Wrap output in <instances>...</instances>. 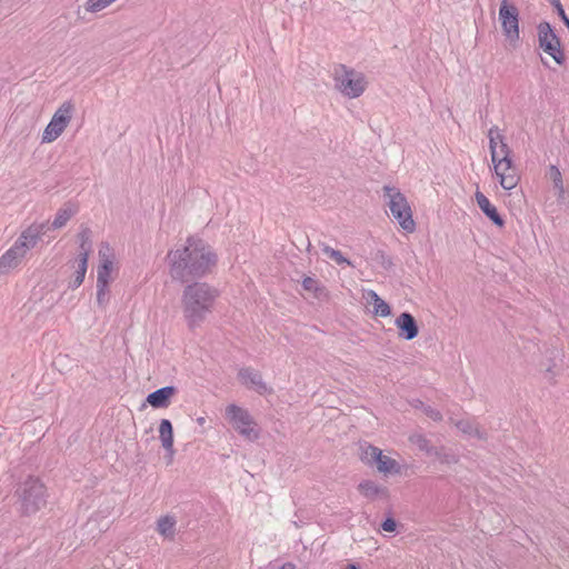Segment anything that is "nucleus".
<instances>
[{"label": "nucleus", "mask_w": 569, "mask_h": 569, "mask_svg": "<svg viewBox=\"0 0 569 569\" xmlns=\"http://www.w3.org/2000/svg\"><path fill=\"white\" fill-rule=\"evenodd\" d=\"M495 173L499 178L500 186L505 190H511L517 187L520 177L518 170L511 159V152L498 156L497 160H491Z\"/></svg>", "instance_id": "nucleus-10"}, {"label": "nucleus", "mask_w": 569, "mask_h": 569, "mask_svg": "<svg viewBox=\"0 0 569 569\" xmlns=\"http://www.w3.org/2000/svg\"><path fill=\"white\" fill-rule=\"evenodd\" d=\"M378 259H379V262L380 264L385 268V269H390L392 266H393V262H392V259L390 257H388L385 252L380 251L378 252Z\"/></svg>", "instance_id": "nucleus-37"}, {"label": "nucleus", "mask_w": 569, "mask_h": 569, "mask_svg": "<svg viewBox=\"0 0 569 569\" xmlns=\"http://www.w3.org/2000/svg\"><path fill=\"white\" fill-rule=\"evenodd\" d=\"M381 450L375 446L367 445L361 447V460L368 465L377 463Z\"/></svg>", "instance_id": "nucleus-30"}, {"label": "nucleus", "mask_w": 569, "mask_h": 569, "mask_svg": "<svg viewBox=\"0 0 569 569\" xmlns=\"http://www.w3.org/2000/svg\"><path fill=\"white\" fill-rule=\"evenodd\" d=\"M358 490L368 499L387 498L388 489L372 480H363L359 483Z\"/></svg>", "instance_id": "nucleus-19"}, {"label": "nucleus", "mask_w": 569, "mask_h": 569, "mask_svg": "<svg viewBox=\"0 0 569 569\" xmlns=\"http://www.w3.org/2000/svg\"><path fill=\"white\" fill-rule=\"evenodd\" d=\"M382 190L392 218L405 231L409 233L413 232L416 230V223L406 196L400 192L399 189L390 186H385Z\"/></svg>", "instance_id": "nucleus-5"}, {"label": "nucleus", "mask_w": 569, "mask_h": 569, "mask_svg": "<svg viewBox=\"0 0 569 569\" xmlns=\"http://www.w3.org/2000/svg\"><path fill=\"white\" fill-rule=\"evenodd\" d=\"M176 388L167 386L148 395L147 401L153 408H167L170 405V398L176 393Z\"/></svg>", "instance_id": "nucleus-15"}, {"label": "nucleus", "mask_w": 569, "mask_h": 569, "mask_svg": "<svg viewBox=\"0 0 569 569\" xmlns=\"http://www.w3.org/2000/svg\"><path fill=\"white\" fill-rule=\"evenodd\" d=\"M197 422H198L200 426H202V425H204V422H206V418H203V417H199V418H197Z\"/></svg>", "instance_id": "nucleus-41"}, {"label": "nucleus", "mask_w": 569, "mask_h": 569, "mask_svg": "<svg viewBox=\"0 0 569 569\" xmlns=\"http://www.w3.org/2000/svg\"><path fill=\"white\" fill-rule=\"evenodd\" d=\"M79 243H92L91 230L87 227L81 228L77 236Z\"/></svg>", "instance_id": "nucleus-35"}, {"label": "nucleus", "mask_w": 569, "mask_h": 569, "mask_svg": "<svg viewBox=\"0 0 569 569\" xmlns=\"http://www.w3.org/2000/svg\"><path fill=\"white\" fill-rule=\"evenodd\" d=\"M91 251H92V243H79V253H78L76 260L88 262Z\"/></svg>", "instance_id": "nucleus-34"}, {"label": "nucleus", "mask_w": 569, "mask_h": 569, "mask_svg": "<svg viewBox=\"0 0 569 569\" xmlns=\"http://www.w3.org/2000/svg\"><path fill=\"white\" fill-rule=\"evenodd\" d=\"M176 518L170 515L162 516L157 521V531L166 539L173 540L176 536Z\"/></svg>", "instance_id": "nucleus-21"}, {"label": "nucleus", "mask_w": 569, "mask_h": 569, "mask_svg": "<svg viewBox=\"0 0 569 569\" xmlns=\"http://www.w3.org/2000/svg\"><path fill=\"white\" fill-rule=\"evenodd\" d=\"M99 258H100V263H102L104 259L113 260V254L111 252L109 244H107V243L101 244V248L99 249Z\"/></svg>", "instance_id": "nucleus-36"}, {"label": "nucleus", "mask_w": 569, "mask_h": 569, "mask_svg": "<svg viewBox=\"0 0 569 569\" xmlns=\"http://www.w3.org/2000/svg\"><path fill=\"white\" fill-rule=\"evenodd\" d=\"M77 213V209L71 204H64L60 208L51 223L49 229H60L67 224V222Z\"/></svg>", "instance_id": "nucleus-22"}, {"label": "nucleus", "mask_w": 569, "mask_h": 569, "mask_svg": "<svg viewBox=\"0 0 569 569\" xmlns=\"http://www.w3.org/2000/svg\"><path fill=\"white\" fill-rule=\"evenodd\" d=\"M159 438L163 449L167 451L169 457V463L172 461L174 455L173 450V429L172 423L168 419H162L159 426Z\"/></svg>", "instance_id": "nucleus-16"}, {"label": "nucleus", "mask_w": 569, "mask_h": 569, "mask_svg": "<svg viewBox=\"0 0 569 569\" xmlns=\"http://www.w3.org/2000/svg\"><path fill=\"white\" fill-rule=\"evenodd\" d=\"M377 468L382 473H398L400 470L398 462L382 452L377 461Z\"/></svg>", "instance_id": "nucleus-25"}, {"label": "nucleus", "mask_w": 569, "mask_h": 569, "mask_svg": "<svg viewBox=\"0 0 569 569\" xmlns=\"http://www.w3.org/2000/svg\"><path fill=\"white\" fill-rule=\"evenodd\" d=\"M456 427L463 433L476 437L478 439H485L486 433L480 429L478 423L470 419H462L456 422Z\"/></svg>", "instance_id": "nucleus-23"}, {"label": "nucleus", "mask_w": 569, "mask_h": 569, "mask_svg": "<svg viewBox=\"0 0 569 569\" xmlns=\"http://www.w3.org/2000/svg\"><path fill=\"white\" fill-rule=\"evenodd\" d=\"M238 379L246 388L252 389L259 395L272 392V389L263 381L261 373L251 367L241 368L238 372Z\"/></svg>", "instance_id": "nucleus-12"}, {"label": "nucleus", "mask_w": 569, "mask_h": 569, "mask_svg": "<svg viewBox=\"0 0 569 569\" xmlns=\"http://www.w3.org/2000/svg\"><path fill=\"white\" fill-rule=\"evenodd\" d=\"M363 298L366 299L367 303L373 306L375 315L383 318L391 315L390 306L383 299H381L376 291L366 290L363 292Z\"/></svg>", "instance_id": "nucleus-18"}, {"label": "nucleus", "mask_w": 569, "mask_h": 569, "mask_svg": "<svg viewBox=\"0 0 569 569\" xmlns=\"http://www.w3.org/2000/svg\"><path fill=\"white\" fill-rule=\"evenodd\" d=\"M333 81L335 88L349 99L360 97L367 88L365 74L346 64H338L335 68Z\"/></svg>", "instance_id": "nucleus-6"}, {"label": "nucleus", "mask_w": 569, "mask_h": 569, "mask_svg": "<svg viewBox=\"0 0 569 569\" xmlns=\"http://www.w3.org/2000/svg\"><path fill=\"white\" fill-rule=\"evenodd\" d=\"M320 247L322 253L327 256L329 259L333 260L337 264L352 266L351 261L345 258L339 250H336L326 243H321Z\"/></svg>", "instance_id": "nucleus-29"}, {"label": "nucleus", "mask_w": 569, "mask_h": 569, "mask_svg": "<svg viewBox=\"0 0 569 569\" xmlns=\"http://www.w3.org/2000/svg\"><path fill=\"white\" fill-rule=\"evenodd\" d=\"M226 417L246 439L254 441L259 438V429L248 410L232 403L226 408Z\"/></svg>", "instance_id": "nucleus-7"}, {"label": "nucleus", "mask_w": 569, "mask_h": 569, "mask_svg": "<svg viewBox=\"0 0 569 569\" xmlns=\"http://www.w3.org/2000/svg\"><path fill=\"white\" fill-rule=\"evenodd\" d=\"M47 496V488L38 477H27L18 483L14 491L18 511L22 516L37 513L46 506Z\"/></svg>", "instance_id": "nucleus-4"}, {"label": "nucleus", "mask_w": 569, "mask_h": 569, "mask_svg": "<svg viewBox=\"0 0 569 569\" xmlns=\"http://www.w3.org/2000/svg\"><path fill=\"white\" fill-rule=\"evenodd\" d=\"M74 106L71 101L63 102L53 113L50 122L42 133V143H50L57 140L71 121Z\"/></svg>", "instance_id": "nucleus-8"}, {"label": "nucleus", "mask_w": 569, "mask_h": 569, "mask_svg": "<svg viewBox=\"0 0 569 569\" xmlns=\"http://www.w3.org/2000/svg\"><path fill=\"white\" fill-rule=\"evenodd\" d=\"M280 569H295V566L291 563H286Z\"/></svg>", "instance_id": "nucleus-40"}, {"label": "nucleus", "mask_w": 569, "mask_h": 569, "mask_svg": "<svg viewBox=\"0 0 569 569\" xmlns=\"http://www.w3.org/2000/svg\"><path fill=\"white\" fill-rule=\"evenodd\" d=\"M499 21L502 32L510 43L515 44L519 41V10L508 0H502L499 8Z\"/></svg>", "instance_id": "nucleus-9"}, {"label": "nucleus", "mask_w": 569, "mask_h": 569, "mask_svg": "<svg viewBox=\"0 0 569 569\" xmlns=\"http://www.w3.org/2000/svg\"><path fill=\"white\" fill-rule=\"evenodd\" d=\"M419 405L416 406V408H419L423 411V413L432 419L433 421H440L442 419V415L439 410L425 405L422 401H418Z\"/></svg>", "instance_id": "nucleus-33"}, {"label": "nucleus", "mask_w": 569, "mask_h": 569, "mask_svg": "<svg viewBox=\"0 0 569 569\" xmlns=\"http://www.w3.org/2000/svg\"><path fill=\"white\" fill-rule=\"evenodd\" d=\"M476 200L479 208L482 212L498 227H502L505 224L503 219L497 211V208L491 204L489 199L480 191L476 192Z\"/></svg>", "instance_id": "nucleus-17"}, {"label": "nucleus", "mask_w": 569, "mask_h": 569, "mask_svg": "<svg viewBox=\"0 0 569 569\" xmlns=\"http://www.w3.org/2000/svg\"><path fill=\"white\" fill-rule=\"evenodd\" d=\"M109 284L97 282V305L104 310L109 303Z\"/></svg>", "instance_id": "nucleus-31"}, {"label": "nucleus", "mask_w": 569, "mask_h": 569, "mask_svg": "<svg viewBox=\"0 0 569 569\" xmlns=\"http://www.w3.org/2000/svg\"><path fill=\"white\" fill-rule=\"evenodd\" d=\"M437 459H439L441 462H446V463H452V462H456L457 459L455 457V455H451V453H445L442 452L441 450H439V455H433Z\"/></svg>", "instance_id": "nucleus-38"}, {"label": "nucleus", "mask_w": 569, "mask_h": 569, "mask_svg": "<svg viewBox=\"0 0 569 569\" xmlns=\"http://www.w3.org/2000/svg\"><path fill=\"white\" fill-rule=\"evenodd\" d=\"M538 39L539 47L551 56L558 64H563L566 58L561 49L560 39L552 30L550 23L541 22L538 26Z\"/></svg>", "instance_id": "nucleus-11"}, {"label": "nucleus", "mask_w": 569, "mask_h": 569, "mask_svg": "<svg viewBox=\"0 0 569 569\" xmlns=\"http://www.w3.org/2000/svg\"><path fill=\"white\" fill-rule=\"evenodd\" d=\"M410 441L416 445L421 451L432 456L439 455V449L431 446L430 441L422 435H412Z\"/></svg>", "instance_id": "nucleus-28"}, {"label": "nucleus", "mask_w": 569, "mask_h": 569, "mask_svg": "<svg viewBox=\"0 0 569 569\" xmlns=\"http://www.w3.org/2000/svg\"><path fill=\"white\" fill-rule=\"evenodd\" d=\"M219 290L207 282H194L182 291L183 318L189 329L199 327L213 311Z\"/></svg>", "instance_id": "nucleus-2"}, {"label": "nucleus", "mask_w": 569, "mask_h": 569, "mask_svg": "<svg viewBox=\"0 0 569 569\" xmlns=\"http://www.w3.org/2000/svg\"><path fill=\"white\" fill-rule=\"evenodd\" d=\"M117 0H87L84 8L88 12H99Z\"/></svg>", "instance_id": "nucleus-32"}, {"label": "nucleus", "mask_w": 569, "mask_h": 569, "mask_svg": "<svg viewBox=\"0 0 569 569\" xmlns=\"http://www.w3.org/2000/svg\"><path fill=\"white\" fill-rule=\"evenodd\" d=\"M49 230V222L32 223L24 229L13 246L0 257V274H6L17 268L28 253L36 247L41 236Z\"/></svg>", "instance_id": "nucleus-3"}, {"label": "nucleus", "mask_w": 569, "mask_h": 569, "mask_svg": "<svg viewBox=\"0 0 569 569\" xmlns=\"http://www.w3.org/2000/svg\"><path fill=\"white\" fill-rule=\"evenodd\" d=\"M381 528L382 530L385 531H388V532H393L397 528V522L395 519L392 518H387L382 523H381Z\"/></svg>", "instance_id": "nucleus-39"}, {"label": "nucleus", "mask_w": 569, "mask_h": 569, "mask_svg": "<svg viewBox=\"0 0 569 569\" xmlns=\"http://www.w3.org/2000/svg\"><path fill=\"white\" fill-rule=\"evenodd\" d=\"M488 139H489V149H490L491 160H497L498 156H501L507 152H511V149L505 141V138L500 133V130L497 126H493L489 129Z\"/></svg>", "instance_id": "nucleus-14"}, {"label": "nucleus", "mask_w": 569, "mask_h": 569, "mask_svg": "<svg viewBox=\"0 0 569 569\" xmlns=\"http://www.w3.org/2000/svg\"><path fill=\"white\" fill-rule=\"evenodd\" d=\"M112 270H113V260L104 259L103 262L100 263L98 267L97 282L109 284L112 280V277H111Z\"/></svg>", "instance_id": "nucleus-26"}, {"label": "nucleus", "mask_w": 569, "mask_h": 569, "mask_svg": "<svg viewBox=\"0 0 569 569\" xmlns=\"http://www.w3.org/2000/svg\"><path fill=\"white\" fill-rule=\"evenodd\" d=\"M347 569H358V567L356 565H349Z\"/></svg>", "instance_id": "nucleus-42"}, {"label": "nucleus", "mask_w": 569, "mask_h": 569, "mask_svg": "<svg viewBox=\"0 0 569 569\" xmlns=\"http://www.w3.org/2000/svg\"><path fill=\"white\" fill-rule=\"evenodd\" d=\"M395 325L399 329L398 336L402 339L412 340L419 333L417 321L409 312L400 313L397 317Z\"/></svg>", "instance_id": "nucleus-13"}, {"label": "nucleus", "mask_w": 569, "mask_h": 569, "mask_svg": "<svg viewBox=\"0 0 569 569\" xmlns=\"http://www.w3.org/2000/svg\"><path fill=\"white\" fill-rule=\"evenodd\" d=\"M167 258L171 278L181 282L209 274L218 260L212 248L197 237H189L182 248L170 250Z\"/></svg>", "instance_id": "nucleus-1"}, {"label": "nucleus", "mask_w": 569, "mask_h": 569, "mask_svg": "<svg viewBox=\"0 0 569 569\" xmlns=\"http://www.w3.org/2000/svg\"><path fill=\"white\" fill-rule=\"evenodd\" d=\"M548 179L552 182L553 188L557 191V199L559 202H565L567 190L563 184L562 174L559 168L555 164H551L547 171Z\"/></svg>", "instance_id": "nucleus-20"}, {"label": "nucleus", "mask_w": 569, "mask_h": 569, "mask_svg": "<svg viewBox=\"0 0 569 569\" xmlns=\"http://www.w3.org/2000/svg\"><path fill=\"white\" fill-rule=\"evenodd\" d=\"M302 288L306 291L312 292L313 297L320 299L322 296H326V289L320 282L312 277H305L302 280Z\"/></svg>", "instance_id": "nucleus-27"}, {"label": "nucleus", "mask_w": 569, "mask_h": 569, "mask_svg": "<svg viewBox=\"0 0 569 569\" xmlns=\"http://www.w3.org/2000/svg\"><path fill=\"white\" fill-rule=\"evenodd\" d=\"M73 267L76 268L74 273L72 274V279L69 283V288L77 289L80 287L84 280L86 272L88 269V262L74 260Z\"/></svg>", "instance_id": "nucleus-24"}]
</instances>
